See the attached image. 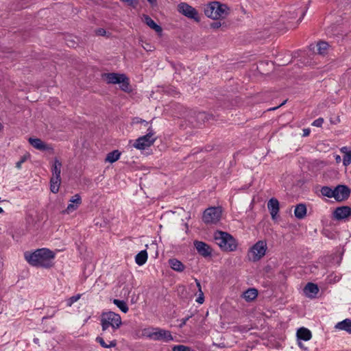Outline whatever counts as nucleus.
I'll return each mask as SVG.
<instances>
[{
  "instance_id": "1",
  "label": "nucleus",
  "mask_w": 351,
  "mask_h": 351,
  "mask_svg": "<svg viewBox=\"0 0 351 351\" xmlns=\"http://www.w3.org/2000/svg\"><path fill=\"white\" fill-rule=\"evenodd\" d=\"M25 260L32 266L49 268L53 265L55 253L47 249H38L33 253H25Z\"/></svg>"
},
{
  "instance_id": "2",
  "label": "nucleus",
  "mask_w": 351,
  "mask_h": 351,
  "mask_svg": "<svg viewBox=\"0 0 351 351\" xmlns=\"http://www.w3.org/2000/svg\"><path fill=\"white\" fill-rule=\"evenodd\" d=\"M122 324L121 316L112 311L103 313L101 315V325L102 328V335H105V332L111 327L114 331L118 329Z\"/></svg>"
},
{
  "instance_id": "3",
  "label": "nucleus",
  "mask_w": 351,
  "mask_h": 351,
  "mask_svg": "<svg viewBox=\"0 0 351 351\" xmlns=\"http://www.w3.org/2000/svg\"><path fill=\"white\" fill-rule=\"evenodd\" d=\"M215 240L219 247L226 252H232L237 249L236 240L230 234L221 231L215 233Z\"/></svg>"
},
{
  "instance_id": "4",
  "label": "nucleus",
  "mask_w": 351,
  "mask_h": 351,
  "mask_svg": "<svg viewBox=\"0 0 351 351\" xmlns=\"http://www.w3.org/2000/svg\"><path fill=\"white\" fill-rule=\"evenodd\" d=\"M204 14L213 19L224 18L228 14V8L217 1H213L205 6Z\"/></svg>"
},
{
  "instance_id": "5",
  "label": "nucleus",
  "mask_w": 351,
  "mask_h": 351,
  "mask_svg": "<svg viewBox=\"0 0 351 351\" xmlns=\"http://www.w3.org/2000/svg\"><path fill=\"white\" fill-rule=\"evenodd\" d=\"M147 134L138 138L135 141L133 144L134 147L137 149L143 150L154 144L156 140V137L154 136L155 133L151 127L147 129Z\"/></svg>"
},
{
  "instance_id": "6",
  "label": "nucleus",
  "mask_w": 351,
  "mask_h": 351,
  "mask_svg": "<svg viewBox=\"0 0 351 351\" xmlns=\"http://www.w3.org/2000/svg\"><path fill=\"white\" fill-rule=\"evenodd\" d=\"M267 249V246L265 241L261 240L257 241L250 250L248 254L250 260L254 262L259 261L265 255Z\"/></svg>"
},
{
  "instance_id": "7",
  "label": "nucleus",
  "mask_w": 351,
  "mask_h": 351,
  "mask_svg": "<svg viewBox=\"0 0 351 351\" xmlns=\"http://www.w3.org/2000/svg\"><path fill=\"white\" fill-rule=\"evenodd\" d=\"M221 216L220 207H210L205 210L202 219L206 223H215L218 222Z\"/></svg>"
},
{
  "instance_id": "8",
  "label": "nucleus",
  "mask_w": 351,
  "mask_h": 351,
  "mask_svg": "<svg viewBox=\"0 0 351 351\" xmlns=\"http://www.w3.org/2000/svg\"><path fill=\"white\" fill-rule=\"evenodd\" d=\"M178 11L189 19H194L197 22L200 21L197 11L186 3H179Z\"/></svg>"
},
{
  "instance_id": "9",
  "label": "nucleus",
  "mask_w": 351,
  "mask_h": 351,
  "mask_svg": "<svg viewBox=\"0 0 351 351\" xmlns=\"http://www.w3.org/2000/svg\"><path fill=\"white\" fill-rule=\"evenodd\" d=\"M350 190L346 185H338L335 188V199L337 201H343L348 198Z\"/></svg>"
},
{
  "instance_id": "10",
  "label": "nucleus",
  "mask_w": 351,
  "mask_h": 351,
  "mask_svg": "<svg viewBox=\"0 0 351 351\" xmlns=\"http://www.w3.org/2000/svg\"><path fill=\"white\" fill-rule=\"evenodd\" d=\"M154 340L168 342L173 340V337L169 330L155 328Z\"/></svg>"
},
{
  "instance_id": "11",
  "label": "nucleus",
  "mask_w": 351,
  "mask_h": 351,
  "mask_svg": "<svg viewBox=\"0 0 351 351\" xmlns=\"http://www.w3.org/2000/svg\"><path fill=\"white\" fill-rule=\"evenodd\" d=\"M194 246L195 247L197 252L204 257H207L211 255L212 250L210 247L203 241H195Z\"/></svg>"
},
{
  "instance_id": "12",
  "label": "nucleus",
  "mask_w": 351,
  "mask_h": 351,
  "mask_svg": "<svg viewBox=\"0 0 351 351\" xmlns=\"http://www.w3.org/2000/svg\"><path fill=\"white\" fill-rule=\"evenodd\" d=\"M333 215L338 220L346 219L351 216V208L346 206L338 207L335 210Z\"/></svg>"
},
{
  "instance_id": "13",
  "label": "nucleus",
  "mask_w": 351,
  "mask_h": 351,
  "mask_svg": "<svg viewBox=\"0 0 351 351\" xmlns=\"http://www.w3.org/2000/svg\"><path fill=\"white\" fill-rule=\"evenodd\" d=\"M123 77H125L124 74L117 73H106L102 74V78L105 80L108 84H116L121 83V80Z\"/></svg>"
},
{
  "instance_id": "14",
  "label": "nucleus",
  "mask_w": 351,
  "mask_h": 351,
  "mask_svg": "<svg viewBox=\"0 0 351 351\" xmlns=\"http://www.w3.org/2000/svg\"><path fill=\"white\" fill-rule=\"evenodd\" d=\"M29 144L35 149L40 151H46L52 148L40 138H29L28 139Z\"/></svg>"
},
{
  "instance_id": "15",
  "label": "nucleus",
  "mask_w": 351,
  "mask_h": 351,
  "mask_svg": "<svg viewBox=\"0 0 351 351\" xmlns=\"http://www.w3.org/2000/svg\"><path fill=\"white\" fill-rule=\"evenodd\" d=\"M69 202L70 204H69L65 210L68 214L77 208V207L82 204V199L79 194H75L70 199Z\"/></svg>"
},
{
  "instance_id": "16",
  "label": "nucleus",
  "mask_w": 351,
  "mask_h": 351,
  "mask_svg": "<svg viewBox=\"0 0 351 351\" xmlns=\"http://www.w3.org/2000/svg\"><path fill=\"white\" fill-rule=\"evenodd\" d=\"M267 208L271 214V218L274 219L279 212V202L276 198L270 199L267 202Z\"/></svg>"
},
{
  "instance_id": "17",
  "label": "nucleus",
  "mask_w": 351,
  "mask_h": 351,
  "mask_svg": "<svg viewBox=\"0 0 351 351\" xmlns=\"http://www.w3.org/2000/svg\"><path fill=\"white\" fill-rule=\"evenodd\" d=\"M306 206L304 204H298L294 210L295 217L298 219H304L306 215Z\"/></svg>"
},
{
  "instance_id": "18",
  "label": "nucleus",
  "mask_w": 351,
  "mask_h": 351,
  "mask_svg": "<svg viewBox=\"0 0 351 351\" xmlns=\"http://www.w3.org/2000/svg\"><path fill=\"white\" fill-rule=\"evenodd\" d=\"M144 22L148 25L151 29H154L158 34L162 33V27L156 24L149 16L144 15L143 16Z\"/></svg>"
},
{
  "instance_id": "19",
  "label": "nucleus",
  "mask_w": 351,
  "mask_h": 351,
  "mask_svg": "<svg viewBox=\"0 0 351 351\" xmlns=\"http://www.w3.org/2000/svg\"><path fill=\"white\" fill-rule=\"evenodd\" d=\"M340 151L343 154V164L347 167L351 163V147H343Z\"/></svg>"
},
{
  "instance_id": "20",
  "label": "nucleus",
  "mask_w": 351,
  "mask_h": 351,
  "mask_svg": "<svg viewBox=\"0 0 351 351\" xmlns=\"http://www.w3.org/2000/svg\"><path fill=\"white\" fill-rule=\"evenodd\" d=\"M169 264L172 269L178 272L183 271L185 269L184 264L176 258L169 259Z\"/></svg>"
},
{
  "instance_id": "21",
  "label": "nucleus",
  "mask_w": 351,
  "mask_h": 351,
  "mask_svg": "<svg viewBox=\"0 0 351 351\" xmlns=\"http://www.w3.org/2000/svg\"><path fill=\"white\" fill-rule=\"evenodd\" d=\"M61 168H62V162L58 159H54V163L51 168L52 171V177L51 178H60V173H61Z\"/></svg>"
},
{
  "instance_id": "22",
  "label": "nucleus",
  "mask_w": 351,
  "mask_h": 351,
  "mask_svg": "<svg viewBox=\"0 0 351 351\" xmlns=\"http://www.w3.org/2000/svg\"><path fill=\"white\" fill-rule=\"evenodd\" d=\"M297 337L300 339L308 341L311 339L312 335L308 329L306 328H300L297 331Z\"/></svg>"
},
{
  "instance_id": "23",
  "label": "nucleus",
  "mask_w": 351,
  "mask_h": 351,
  "mask_svg": "<svg viewBox=\"0 0 351 351\" xmlns=\"http://www.w3.org/2000/svg\"><path fill=\"white\" fill-rule=\"evenodd\" d=\"M147 260V252L146 250H142L135 256L136 263L140 266L144 265Z\"/></svg>"
},
{
  "instance_id": "24",
  "label": "nucleus",
  "mask_w": 351,
  "mask_h": 351,
  "mask_svg": "<svg viewBox=\"0 0 351 351\" xmlns=\"http://www.w3.org/2000/svg\"><path fill=\"white\" fill-rule=\"evenodd\" d=\"M336 328L346 330L349 333H351V320L349 319H346L342 322H340L337 324Z\"/></svg>"
},
{
  "instance_id": "25",
  "label": "nucleus",
  "mask_w": 351,
  "mask_h": 351,
  "mask_svg": "<svg viewBox=\"0 0 351 351\" xmlns=\"http://www.w3.org/2000/svg\"><path fill=\"white\" fill-rule=\"evenodd\" d=\"M61 184V178H51L50 180V191L53 193H57L59 191Z\"/></svg>"
},
{
  "instance_id": "26",
  "label": "nucleus",
  "mask_w": 351,
  "mask_h": 351,
  "mask_svg": "<svg viewBox=\"0 0 351 351\" xmlns=\"http://www.w3.org/2000/svg\"><path fill=\"white\" fill-rule=\"evenodd\" d=\"M258 295V291L256 289H249L243 293V298L246 301H252Z\"/></svg>"
},
{
  "instance_id": "27",
  "label": "nucleus",
  "mask_w": 351,
  "mask_h": 351,
  "mask_svg": "<svg viewBox=\"0 0 351 351\" xmlns=\"http://www.w3.org/2000/svg\"><path fill=\"white\" fill-rule=\"evenodd\" d=\"M121 153L118 150H114L107 154L106 161L113 163L119 159Z\"/></svg>"
},
{
  "instance_id": "28",
  "label": "nucleus",
  "mask_w": 351,
  "mask_h": 351,
  "mask_svg": "<svg viewBox=\"0 0 351 351\" xmlns=\"http://www.w3.org/2000/svg\"><path fill=\"white\" fill-rule=\"evenodd\" d=\"M96 341L98 342L101 345V346L104 348H114L117 346L116 340L110 341L109 343H107L105 342L104 338L101 337H97L96 338Z\"/></svg>"
},
{
  "instance_id": "29",
  "label": "nucleus",
  "mask_w": 351,
  "mask_h": 351,
  "mask_svg": "<svg viewBox=\"0 0 351 351\" xmlns=\"http://www.w3.org/2000/svg\"><path fill=\"white\" fill-rule=\"evenodd\" d=\"M317 51L319 54L325 55L328 51L329 45L326 42L319 41L317 43Z\"/></svg>"
},
{
  "instance_id": "30",
  "label": "nucleus",
  "mask_w": 351,
  "mask_h": 351,
  "mask_svg": "<svg viewBox=\"0 0 351 351\" xmlns=\"http://www.w3.org/2000/svg\"><path fill=\"white\" fill-rule=\"evenodd\" d=\"M304 291L306 294L312 293L315 295L318 293L319 289L317 285H316L315 284L308 282L304 287Z\"/></svg>"
},
{
  "instance_id": "31",
  "label": "nucleus",
  "mask_w": 351,
  "mask_h": 351,
  "mask_svg": "<svg viewBox=\"0 0 351 351\" xmlns=\"http://www.w3.org/2000/svg\"><path fill=\"white\" fill-rule=\"evenodd\" d=\"M113 303L123 313H126L129 308L126 302L123 300H119L118 299H114Z\"/></svg>"
},
{
  "instance_id": "32",
  "label": "nucleus",
  "mask_w": 351,
  "mask_h": 351,
  "mask_svg": "<svg viewBox=\"0 0 351 351\" xmlns=\"http://www.w3.org/2000/svg\"><path fill=\"white\" fill-rule=\"evenodd\" d=\"M195 282H196V285L198 288V292H199V295L198 297L197 298V299L195 300V301L202 304L204 303V293L202 290V287H201V284L199 282V281L197 279H195Z\"/></svg>"
},
{
  "instance_id": "33",
  "label": "nucleus",
  "mask_w": 351,
  "mask_h": 351,
  "mask_svg": "<svg viewBox=\"0 0 351 351\" xmlns=\"http://www.w3.org/2000/svg\"><path fill=\"white\" fill-rule=\"evenodd\" d=\"M321 193L324 196L335 198V189H332L329 186H323Z\"/></svg>"
},
{
  "instance_id": "34",
  "label": "nucleus",
  "mask_w": 351,
  "mask_h": 351,
  "mask_svg": "<svg viewBox=\"0 0 351 351\" xmlns=\"http://www.w3.org/2000/svg\"><path fill=\"white\" fill-rule=\"evenodd\" d=\"M121 81V83H119L121 84L120 88L125 92L130 91L129 79L126 77L125 75V77H123Z\"/></svg>"
},
{
  "instance_id": "35",
  "label": "nucleus",
  "mask_w": 351,
  "mask_h": 351,
  "mask_svg": "<svg viewBox=\"0 0 351 351\" xmlns=\"http://www.w3.org/2000/svg\"><path fill=\"white\" fill-rule=\"evenodd\" d=\"M155 328H145L142 331V335L154 340Z\"/></svg>"
},
{
  "instance_id": "36",
  "label": "nucleus",
  "mask_w": 351,
  "mask_h": 351,
  "mask_svg": "<svg viewBox=\"0 0 351 351\" xmlns=\"http://www.w3.org/2000/svg\"><path fill=\"white\" fill-rule=\"evenodd\" d=\"M311 165L313 169H319L325 167L326 163L323 160H315L311 162Z\"/></svg>"
},
{
  "instance_id": "37",
  "label": "nucleus",
  "mask_w": 351,
  "mask_h": 351,
  "mask_svg": "<svg viewBox=\"0 0 351 351\" xmlns=\"http://www.w3.org/2000/svg\"><path fill=\"white\" fill-rule=\"evenodd\" d=\"M172 351H195L191 348L184 345H176L172 348Z\"/></svg>"
},
{
  "instance_id": "38",
  "label": "nucleus",
  "mask_w": 351,
  "mask_h": 351,
  "mask_svg": "<svg viewBox=\"0 0 351 351\" xmlns=\"http://www.w3.org/2000/svg\"><path fill=\"white\" fill-rule=\"evenodd\" d=\"M81 294H77L76 295H73L71 298H69L67 301H66V303H67V306H71V305L75 303V302H77L78 300H80V298H81Z\"/></svg>"
},
{
  "instance_id": "39",
  "label": "nucleus",
  "mask_w": 351,
  "mask_h": 351,
  "mask_svg": "<svg viewBox=\"0 0 351 351\" xmlns=\"http://www.w3.org/2000/svg\"><path fill=\"white\" fill-rule=\"evenodd\" d=\"M323 123H324V119L320 117V118H318L316 120H315L312 123V125L315 126V127H322Z\"/></svg>"
},
{
  "instance_id": "40",
  "label": "nucleus",
  "mask_w": 351,
  "mask_h": 351,
  "mask_svg": "<svg viewBox=\"0 0 351 351\" xmlns=\"http://www.w3.org/2000/svg\"><path fill=\"white\" fill-rule=\"evenodd\" d=\"M122 1L134 8L136 6L138 3L137 0H122Z\"/></svg>"
},
{
  "instance_id": "41",
  "label": "nucleus",
  "mask_w": 351,
  "mask_h": 351,
  "mask_svg": "<svg viewBox=\"0 0 351 351\" xmlns=\"http://www.w3.org/2000/svg\"><path fill=\"white\" fill-rule=\"evenodd\" d=\"M25 160H26V158L25 156L23 157L19 161H18L16 163V167L19 169H21L22 164L25 161Z\"/></svg>"
},
{
  "instance_id": "42",
  "label": "nucleus",
  "mask_w": 351,
  "mask_h": 351,
  "mask_svg": "<svg viewBox=\"0 0 351 351\" xmlns=\"http://www.w3.org/2000/svg\"><path fill=\"white\" fill-rule=\"evenodd\" d=\"M302 132H303L302 136L305 137V136H308L310 134L311 130L309 128H304V129H303Z\"/></svg>"
},
{
  "instance_id": "43",
  "label": "nucleus",
  "mask_w": 351,
  "mask_h": 351,
  "mask_svg": "<svg viewBox=\"0 0 351 351\" xmlns=\"http://www.w3.org/2000/svg\"><path fill=\"white\" fill-rule=\"evenodd\" d=\"M190 317H191V316H188L187 317L182 319L181 320V324L180 325V327L182 328L183 326H184Z\"/></svg>"
},
{
  "instance_id": "44",
  "label": "nucleus",
  "mask_w": 351,
  "mask_h": 351,
  "mask_svg": "<svg viewBox=\"0 0 351 351\" xmlns=\"http://www.w3.org/2000/svg\"><path fill=\"white\" fill-rule=\"evenodd\" d=\"M221 26V23L219 22H215V23H213L211 24V27L213 28H218Z\"/></svg>"
},
{
  "instance_id": "45",
  "label": "nucleus",
  "mask_w": 351,
  "mask_h": 351,
  "mask_svg": "<svg viewBox=\"0 0 351 351\" xmlns=\"http://www.w3.org/2000/svg\"><path fill=\"white\" fill-rule=\"evenodd\" d=\"M197 116L198 118L203 119L206 117V114L204 112H199Z\"/></svg>"
},
{
  "instance_id": "46",
  "label": "nucleus",
  "mask_w": 351,
  "mask_h": 351,
  "mask_svg": "<svg viewBox=\"0 0 351 351\" xmlns=\"http://www.w3.org/2000/svg\"><path fill=\"white\" fill-rule=\"evenodd\" d=\"M335 160L337 163H339L341 161V158L339 155L335 156Z\"/></svg>"
},
{
  "instance_id": "47",
  "label": "nucleus",
  "mask_w": 351,
  "mask_h": 351,
  "mask_svg": "<svg viewBox=\"0 0 351 351\" xmlns=\"http://www.w3.org/2000/svg\"><path fill=\"white\" fill-rule=\"evenodd\" d=\"M138 119V120L136 121V123H146V124H148V122H147V121H145V120H143V119Z\"/></svg>"
},
{
  "instance_id": "48",
  "label": "nucleus",
  "mask_w": 351,
  "mask_h": 351,
  "mask_svg": "<svg viewBox=\"0 0 351 351\" xmlns=\"http://www.w3.org/2000/svg\"><path fill=\"white\" fill-rule=\"evenodd\" d=\"M147 1H149L150 3L153 4L156 2V0H147Z\"/></svg>"
},
{
  "instance_id": "49",
  "label": "nucleus",
  "mask_w": 351,
  "mask_h": 351,
  "mask_svg": "<svg viewBox=\"0 0 351 351\" xmlns=\"http://www.w3.org/2000/svg\"><path fill=\"white\" fill-rule=\"evenodd\" d=\"M99 33L100 34H103V33H105V31H104V29H99Z\"/></svg>"
},
{
  "instance_id": "50",
  "label": "nucleus",
  "mask_w": 351,
  "mask_h": 351,
  "mask_svg": "<svg viewBox=\"0 0 351 351\" xmlns=\"http://www.w3.org/2000/svg\"><path fill=\"white\" fill-rule=\"evenodd\" d=\"M339 279H340V278H339V277L336 276V277L335 278V282L339 281Z\"/></svg>"
},
{
  "instance_id": "51",
  "label": "nucleus",
  "mask_w": 351,
  "mask_h": 351,
  "mask_svg": "<svg viewBox=\"0 0 351 351\" xmlns=\"http://www.w3.org/2000/svg\"><path fill=\"white\" fill-rule=\"evenodd\" d=\"M3 212V210L1 207H0V213H2Z\"/></svg>"
},
{
  "instance_id": "52",
  "label": "nucleus",
  "mask_w": 351,
  "mask_h": 351,
  "mask_svg": "<svg viewBox=\"0 0 351 351\" xmlns=\"http://www.w3.org/2000/svg\"><path fill=\"white\" fill-rule=\"evenodd\" d=\"M278 107H279V106L276 107V108H271V110H275V109H277Z\"/></svg>"
},
{
  "instance_id": "53",
  "label": "nucleus",
  "mask_w": 351,
  "mask_h": 351,
  "mask_svg": "<svg viewBox=\"0 0 351 351\" xmlns=\"http://www.w3.org/2000/svg\"><path fill=\"white\" fill-rule=\"evenodd\" d=\"M34 342H38V339H34Z\"/></svg>"
},
{
  "instance_id": "54",
  "label": "nucleus",
  "mask_w": 351,
  "mask_h": 351,
  "mask_svg": "<svg viewBox=\"0 0 351 351\" xmlns=\"http://www.w3.org/2000/svg\"><path fill=\"white\" fill-rule=\"evenodd\" d=\"M34 342H38V339H34Z\"/></svg>"
},
{
  "instance_id": "55",
  "label": "nucleus",
  "mask_w": 351,
  "mask_h": 351,
  "mask_svg": "<svg viewBox=\"0 0 351 351\" xmlns=\"http://www.w3.org/2000/svg\"><path fill=\"white\" fill-rule=\"evenodd\" d=\"M284 103L285 102L282 103L279 106H281L284 105Z\"/></svg>"
}]
</instances>
